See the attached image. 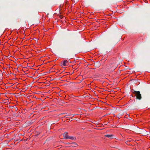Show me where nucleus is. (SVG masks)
<instances>
[{
    "instance_id": "obj_1",
    "label": "nucleus",
    "mask_w": 150,
    "mask_h": 150,
    "mask_svg": "<svg viewBox=\"0 0 150 150\" xmlns=\"http://www.w3.org/2000/svg\"><path fill=\"white\" fill-rule=\"evenodd\" d=\"M117 64L115 62H114L109 64L107 66V69L110 71H113L117 67Z\"/></svg>"
},
{
    "instance_id": "obj_2",
    "label": "nucleus",
    "mask_w": 150,
    "mask_h": 150,
    "mask_svg": "<svg viewBox=\"0 0 150 150\" xmlns=\"http://www.w3.org/2000/svg\"><path fill=\"white\" fill-rule=\"evenodd\" d=\"M132 92L135 94V96H136V99L140 100L142 98V96L139 91H136L134 90H132Z\"/></svg>"
},
{
    "instance_id": "obj_3",
    "label": "nucleus",
    "mask_w": 150,
    "mask_h": 150,
    "mask_svg": "<svg viewBox=\"0 0 150 150\" xmlns=\"http://www.w3.org/2000/svg\"><path fill=\"white\" fill-rule=\"evenodd\" d=\"M63 135L65 139H68L69 136H68V133L67 132H65L63 134Z\"/></svg>"
},
{
    "instance_id": "obj_4",
    "label": "nucleus",
    "mask_w": 150,
    "mask_h": 150,
    "mask_svg": "<svg viewBox=\"0 0 150 150\" xmlns=\"http://www.w3.org/2000/svg\"><path fill=\"white\" fill-rule=\"evenodd\" d=\"M105 137H108L110 139L113 138V136L112 134H106L105 135Z\"/></svg>"
},
{
    "instance_id": "obj_5",
    "label": "nucleus",
    "mask_w": 150,
    "mask_h": 150,
    "mask_svg": "<svg viewBox=\"0 0 150 150\" xmlns=\"http://www.w3.org/2000/svg\"><path fill=\"white\" fill-rule=\"evenodd\" d=\"M68 61L67 60H64L63 62L62 65L64 66H66L67 65Z\"/></svg>"
},
{
    "instance_id": "obj_6",
    "label": "nucleus",
    "mask_w": 150,
    "mask_h": 150,
    "mask_svg": "<svg viewBox=\"0 0 150 150\" xmlns=\"http://www.w3.org/2000/svg\"><path fill=\"white\" fill-rule=\"evenodd\" d=\"M68 139H73L74 140H76V138L75 137L71 136H69Z\"/></svg>"
},
{
    "instance_id": "obj_7",
    "label": "nucleus",
    "mask_w": 150,
    "mask_h": 150,
    "mask_svg": "<svg viewBox=\"0 0 150 150\" xmlns=\"http://www.w3.org/2000/svg\"><path fill=\"white\" fill-rule=\"evenodd\" d=\"M33 122H27V123H28V125H30Z\"/></svg>"
},
{
    "instance_id": "obj_8",
    "label": "nucleus",
    "mask_w": 150,
    "mask_h": 150,
    "mask_svg": "<svg viewBox=\"0 0 150 150\" xmlns=\"http://www.w3.org/2000/svg\"><path fill=\"white\" fill-rule=\"evenodd\" d=\"M73 143L74 144V145H78L76 143V142H73Z\"/></svg>"
},
{
    "instance_id": "obj_9",
    "label": "nucleus",
    "mask_w": 150,
    "mask_h": 150,
    "mask_svg": "<svg viewBox=\"0 0 150 150\" xmlns=\"http://www.w3.org/2000/svg\"><path fill=\"white\" fill-rule=\"evenodd\" d=\"M72 115V117H73V116H74V115L72 114V115Z\"/></svg>"
},
{
    "instance_id": "obj_10",
    "label": "nucleus",
    "mask_w": 150,
    "mask_h": 150,
    "mask_svg": "<svg viewBox=\"0 0 150 150\" xmlns=\"http://www.w3.org/2000/svg\"><path fill=\"white\" fill-rule=\"evenodd\" d=\"M62 18V16H60V18Z\"/></svg>"
}]
</instances>
